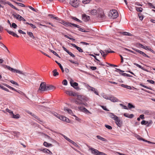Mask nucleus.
<instances>
[{"label": "nucleus", "instance_id": "nucleus-40", "mask_svg": "<svg viewBox=\"0 0 155 155\" xmlns=\"http://www.w3.org/2000/svg\"><path fill=\"white\" fill-rule=\"evenodd\" d=\"M0 87L1 88H2V89L3 90H5V91H6L9 92V90L8 89L5 87H4L3 86H2L1 85L0 86Z\"/></svg>", "mask_w": 155, "mask_h": 155}, {"label": "nucleus", "instance_id": "nucleus-16", "mask_svg": "<svg viewBox=\"0 0 155 155\" xmlns=\"http://www.w3.org/2000/svg\"><path fill=\"white\" fill-rule=\"evenodd\" d=\"M16 73H19L20 74H21L25 76H28V75L30 74L27 73L26 72H23L22 71H20L19 70H17L16 71Z\"/></svg>", "mask_w": 155, "mask_h": 155}, {"label": "nucleus", "instance_id": "nucleus-12", "mask_svg": "<svg viewBox=\"0 0 155 155\" xmlns=\"http://www.w3.org/2000/svg\"><path fill=\"white\" fill-rule=\"evenodd\" d=\"M31 41L32 42L33 44L36 45H40L41 42V41H40L39 39H33Z\"/></svg>", "mask_w": 155, "mask_h": 155}, {"label": "nucleus", "instance_id": "nucleus-43", "mask_svg": "<svg viewBox=\"0 0 155 155\" xmlns=\"http://www.w3.org/2000/svg\"><path fill=\"white\" fill-rule=\"evenodd\" d=\"M134 64L136 66H137V67H139V68L141 69H142L145 70L141 66L139 65V64L137 63H134Z\"/></svg>", "mask_w": 155, "mask_h": 155}, {"label": "nucleus", "instance_id": "nucleus-18", "mask_svg": "<svg viewBox=\"0 0 155 155\" xmlns=\"http://www.w3.org/2000/svg\"><path fill=\"white\" fill-rule=\"evenodd\" d=\"M89 88H88V89L91 90L92 91H94V93L97 95H99V94L95 90V89L94 88L91 87L90 86H88Z\"/></svg>", "mask_w": 155, "mask_h": 155}, {"label": "nucleus", "instance_id": "nucleus-7", "mask_svg": "<svg viewBox=\"0 0 155 155\" xmlns=\"http://www.w3.org/2000/svg\"><path fill=\"white\" fill-rule=\"evenodd\" d=\"M57 117L61 120L65 121L66 122H69L70 120L68 118L65 117L63 116H60V115H58Z\"/></svg>", "mask_w": 155, "mask_h": 155}, {"label": "nucleus", "instance_id": "nucleus-20", "mask_svg": "<svg viewBox=\"0 0 155 155\" xmlns=\"http://www.w3.org/2000/svg\"><path fill=\"white\" fill-rule=\"evenodd\" d=\"M13 15L14 17L16 18L18 20H20V18H22V17L20 15L17 14L15 13L14 14H13Z\"/></svg>", "mask_w": 155, "mask_h": 155}, {"label": "nucleus", "instance_id": "nucleus-48", "mask_svg": "<svg viewBox=\"0 0 155 155\" xmlns=\"http://www.w3.org/2000/svg\"><path fill=\"white\" fill-rule=\"evenodd\" d=\"M91 0H83V2L84 4H87L89 3Z\"/></svg>", "mask_w": 155, "mask_h": 155}, {"label": "nucleus", "instance_id": "nucleus-52", "mask_svg": "<svg viewBox=\"0 0 155 155\" xmlns=\"http://www.w3.org/2000/svg\"><path fill=\"white\" fill-rule=\"evenodd\" d=\"M99 16L101 18H104L105 17V15L104 13L102 12V13L100 14V15H99Z\"/></svg>", "mask_w": 155, "mask_h": 155}, {"label": "nucleus", "instance_id": "nucleus-30", "mask_svg": "<svg viewBox=\"0 0 155 155\" xmlns=\"http://www.w3.org/2000/svg\"><path fill=\"white\" fill-rule=\"evenodd\" d=\"M0 46L1 47L4 48L5 50H7L8 52H9V51L8 50V48L3 43H1V42H0Z\"/></svg>", "mask_w": 155, "mask_h": 155}, {"label": "nucleus", "instance_id": "nucleus-49", "mask_svg": "<svg viewBox=\"0 0 155 155\" xmlns=\"http://www.w3.org/2000/svg\"><path fill=\"white\" fill-rule=\"evenodd\" d=\"M91 0H83V2L84 4H87L89 3Z\"/></svg>", "mask_w": 155, "mask_h": 155}, {"label": "nucleus", "instance_id": "nucleus-32", "mask_svg": "<svg viewBox=\"0 0 155 155\" xmlns=\"http://www.w3.org/2000/svg\"><path fill=\"white\" fill-rule=\"evenodd\" d=\"M71 18L73 20L77 21H78V22L80 23H81L82 22V21H81L80 20H79V19H78V18L75 17L71 16Z\"/></svg>", "mask_w": 155, "mask_h": 155}, {"label": "nucleus", "instance_id": "nucleus-1", "mask_svg": "<svg viewBox=\"0 0 155 155\" xmlns=\"http://www.w3.org/2000/svg\"><path fill=\"white\" fill-rule=\"evenodd\" d=\"M89 147V150H90L92 154L94 155H107L105 153L100 152L97 150L93 148L90 147Z\"/></svg>", "mask_w": 155, "mask_h": 155}, {"label": "nucleus", "instance_id": "nucleus-28", "mask_svg": "<svg viewBox=\"0 0 155 155\" xmlns=\"http://www.w3.org/2000/svg\"><path fill=\"white\" fill-rule=\"evenodd\" d=\"M99 139H100L102 141H107V140L105 139V138L102 137L100 136L97 135L96 136Z\"/></svg>", "mask_w": 155, "mask_h": 155}, {"label": "nucleus", "instance_id": "nucleus-22", "mask_svg": "<svg viewBox=\"0 0 155 155\" xmlns=\"http://www.w3.org/2000/svg\"><path fill=\"white\" fill-rule=\"evenodd\" d=\"M124 116H125V117L130 118H131L133 117L134 116V115L132 114H128L127 113H125L124 114Z\"/></svg>", "mask_w": 155, "mask_h": 155}, {"label": "nucleus", "instance_id": "nucleus-8", "mask_svg": "<svg viewBox=\"0 0 155 155\" xmlns=\"http://www.w3.org/2000/svg\"><path fill=\"white\" fill-rule=\"evenodd\" d=\"M73 80H71L70 82L71 85V86L73 87L75 89L77 90H78L80 89V88L78 86V84L76 82H74L73 83H72L73 82Z\"/></svg>", "mask_w": 155, "mask_h": 155}, {"label": "nucleus", "instance_id": "nucleus-19", "mask_svg": "<svg viewBox=\"0 0 155 155\" xmlns=\"http://www.w3.org/2000/svg\"><path fill=\"white\" fill-rule=\"evenodd\" d=\"M108 114L109 116L114 120L115 119V118L117 117L116 115L111 113L108 112Z\"/></svg>", "mask_w": 155, "mask_h": 155}, {"label": "nucleus", "instance_id": "nucleus-51", "mask_svg": "<svg viewBox=\"0 0 155 155\" xmlns=\"http://www.w3.org/2000/svg\"><path fill=\"white\" fill-rule=\"evenodd\" d=\"M120 105L122 107V108L123 109H128L127 107L126 106L124 105H123V104H120Z\"/></svg>", "mask_w": 155, "mask_h": 155}, {"label": "nucleus", "instance_id": "nucleus-61", "mask_svg": "<svg viewBox=\"0 0 155 155\" xmlns=\"http://www.w3.org/2000/svg\"><path fill=\"white\" fill-rule=\"evenodd\" d=\"M153 123V122L151 120H150L149 121H148L147 124V127H148L149 126L150 124H152Z\"/></svg>", "mask_w": 155, "mask_h": 155}, {"label": "nucleus", "instance_id": "nucleus-10", "mask_svg": "<svg viewBox=\"0 0 155 155\" xmlns=\"http://www.w3.org/2000/svg\"><path fill=\"white\" fill-rule=\"evenodd\" d=\"M78 99L81 101H87V98L84 95H77Z\"/></svg>", "mask_w": 155, "mask_h": 155}, {"label": "nucleus", "instance_id": "nucleus-35", "mask_svg": "<svg viewBox=\"0 0 155 155\" xmlns=\"http://www.w3.org/2000/svg\"><path fill=\"white\" fill-rule=\"evenodd\" d=\"M136 46L137 47H141L142 48H144V46L142 44L137 43L136 44Z\"/></svg>", "mask_w": 155, "mask_h": 155}, {"label": "nucleus", "instance_id": "nucleus-57", "mask_svg": "<svg viewBox=\"0 0 155 155\" xmlns=\"http://www.w3.org/2000/svg\"><path fill=\"white\" fill-rule=\"evenodd\" d=\"M68 53L72 57L74 58L75 57V55H74L73 54H72V53L71 52H70L69 51L68 52Z\"/></svg>", "mask_w": 155, "mask_h": 155}, {"label": "nucleus", "instance_id": "nucleus-34", "mask_svg": "<svg viewBox=\"0 0 155 155\" xmlns=\"http://www.w3.org/2000/svg\"><path fill=\"white\" fill-rule=\"evenodd\" d=\"M58 64V65L59 66V67H60L61 70L62 71V72H64V70L63 69V68L62 67V66H61V64L60 63L58 62L57 61H55Z\"/></svg>", "mask_w": 155, "mask_h": 155}, {"label": "nucleus", "instance_id": "nucleus-53", "mask_svg": "<svg viewBox=\"0 0 155 155\" xmlns=\"http://www.w3.org/2000/svg\"><path fill=\"white\" fill-rule=\"evenodd\" d=\"M105 126L106 128L108 129L111 130L112 129V127L110 125L106 124V125H105Z\"/></svg>", "mask_w": 155, "mask_h": 155}, {"label": "nucleus", "instance_id": "nucleus-23", "mask_svg": "<svg viewBox=\"0 0 155 155\" xmlns=\"http://www.w3.org/2000/svg\"><path fill=\"white\" fill-rule=\"evenodd\" d=\"M8 33L10 35H12L15 37L18 38V36L14 32L12 31H8Z\"/></svg>", "mask_w": 155, "mask_h": 155}, {"label": "nucleus", "instance_id": "nucleus-59", "mask_svg": "<svg viewBox=\"0 0 155 155\" xmlns=\"http://www.w3.org/2000/svg\"><path fill=\"white\" fill-rule=\"evenodd\" d=\"M147 81L148 82L152 84H154V81L153 80H147Z\"/></svg>", "mask_w": 155, "mask_h": 155}, {"label": "nucleus", "instance_id": "nucleus-13", "mask_svg": "<svg viewBox=\"0 0 155 155\" xmlns=\"http://www.w3.org/2000/svg\"><path fill=\"white\" fill-rule=\"evenodd\" d=\"M66 93L70 96L75 97L77 96V94L75 92H73V91H66Z\"/></svg>", "mask_w": 155, "mask_h": 155}, {"label": "nucleus", "instance_id": "nucleus-60", "mask_svg": "<svg viewBox=\"0 0 155 155\" xmlns=\"http://www.w3.org/2000/svg\"><path fill=\"white\" fill-rule=\"evenodd\" d=\"M40 45L42 47H43V48H46V45L45 44H43V43L42 42H41V44H40Z\"/></svg>", "mask_w": 155, "mask_h": 155}, {"label": "nucleus", "instance_id": "nucleus-33", "mask_svg": "<svg viewBox=\"0 0 155 155\" xmlns=\"http://www.w3.org/2000/svg\"><path fill=\"white\" fill-rule=\"evenodd\" d=\"M100 52L101 54L102 55L103 57H105L107 55V54H106L105 52L103 51L102 50H100Z\"/></svg>", "mask_w": 155, "mask_h": 155}, {"label": "nucleus", "instance_id": "nucleus-44", "mask_svg": "<svg viewBox=\"0 0 155 155\" xmlns=\"http://www.w3.org/2000/svg\"><path fill=\"white\" fill-rule=\"evenodd\" d=\"M128 107L129 108L131 109L135 108V106L130 103L128 104Z\"/></svg>", "mask_w": 155, "mask_h": 155}, {"label": "nucleus", "instance_id": "nucleus-38", "mask_svg": "<svg viewBox=\"0 0 155 155\" xmlns=\"http://www.w3.org/2000/svg\"><path fill=\"white\" fill-rule=\"evenodd\" d=\"M136 10L140 12H141L143 10V8L141 7H136Z\"/></svg>", "mask_w": 155, "mask_h": 155}, {"label": "nucleus", "instance_id": "nucleus-9", "mask_svg": "<svg viewBox=\"0 0 155 155\" xmlns=\"http://www.w3.org/2000/svg\"><path fill=\"white\" fill-rule=\"evenodd\" d=\"M136 138L139 140H142L148 143L152 144H155V143L153 142H152L150 141L147 140H145V139L141 137L140 136L138 135H137L136 136Z\"/></svg>", "mask_w": 155, "mask_h": 155}, {"label": "nucleus", "instance_id": "nucleus-58", "mask_svg": "<svg viewBox=\"0 0 155 155\" xmlns=\"http://www.w3.org/2000/svg\"><path fill=\"white\" fill-rule=\"evenodd\" d=\"M6 112H8L10 114H11V115H12L13 113V112L12 110H9L8 109H6Z\"/></svg>", "mask_w": 155, "mask_h": 155}, {"label": "nucleus", "instance_id": "nucleus-54", "mask_svg": "<svg viewBox=\"0 0 155 155\" xmlns=\"http://www.w3.org/2000/svg\"><path fill=\"white\" fill-rule=\"evenodd\" d=\"M10 82L12 84H15L17 86H18L19 85L16 82L14 81L13 80H11L10 81Z\"/></svg>", "mask_w": 155, "mask_h": 155}, {"label": "nucleus", "instance_id": "nucleus-46", "mask_svg": "<svg viewBox=\"0 0 155 155\" xmlns=\"http://www.w3.org/2000/svg\"><path fill=\"white\" fill-rule=\"evenodd\" d=\"M138 16L139 17V18L141 20H143V17L141 14V13L138 14Z\"/></svg>", "mask_w": 155, "mask_h": 155}, {"label": "nucleus", "instance_id": "nucleus-21", "mask_svg": "<svg viewBox=\"0 0 155 155\" xmlns=\"http://www.w3.org/2000/svg\"><path fill=\"white\" fill-rule=\"evenodd\" d=\"M5 67L9 70L13 72H16V71L17 70H18L15 69L13 68H12L8 66V65H5Z\"/></svg>", "mask_w": 155, "mask_h": 155}, {"label": "nucleus", "instance_id": "nucleus-42", "mask_svg": "<svg viewBox=\"0 0 155 155\" xmlns=\"http://www.w3.org/2000/svg\"><path fill=\"white\" fill-rule=\"evenodd\" d=\"M122 34L124 35H128V36H131L132 35V34L129 33H128V32H122Z\"/></svg>", "mask_w": 155, "mask_h": 155}, {"label": "nucleus", "instance_id": "nucleus-39", "mask_svg": "<svg viewBox=\"0 0 155 155\" xmlns=\"http://www.w3.org/2000/svg\"><path fill=\"white\" fill-rule=\"evenodd\" d=\"M64 110L65 111H68V113L71 114L73 113L71 109L64 108Z\"/></svg>", "mask_w": 155, "mask_h": 155}, {"label": "nucleus", "instance_id": "nucleus-36", "mask_svg": "<svg viewBox=\"0 0 155 155\" xmlns=\"http://www.w3.org/2000/svg\"><path fill=\"white\" fill-rule=\"evenodd\" d=\"M31 40H33V39H31V40L30 39H27L25 42L28 43L30 45H33V43L31 41Z\"/></svg>", "mask_w": 155, "mask_h": 155}, {"label": "nucleus", "instance_id": "nucleus-31", "mask_svg": "<svg viewBox=\"0 0 155 155\" xmlns=\"http://www.w3.org/2000/svg\"><path fill=\"white\" fill-rule=\"evenodd\" d=\"M52 72L53 73V76H56L59 74L57 72V70L56 69L54 70Z\"/></svg>", "mask_w": 155, "mask_h": 155}, {"label": "nucleus", "instance_id": "nucleus-11", "mask_svg": "<svg viewBox=\"0 0 155 155\" xmlns=\"http://www.w3.org/2000/svg\"><path fill=\"white\" fill-rule=\"evenodd\" d=\"M55 89V87L52 85L47 84L46 91H52Z\"/></svg>", "mask_w": 155, "mask_h": 155}, {"label": "nucleus", "instance_id": "nucleus-62", "mask_svg": "<svg viewBox=\"0 0 155 155\" xmlns=\"http://www.w3.org/2000/svg\"><path fill=\"white\" fill-rule=\"evenodd\" d=\"M90 55L91 56L93 57L95 59V60H96L97 61H98V62H100V61L96 57V56H95V55H93V54H90Z\"/></svg>", "mask_w": 155, "mask_h": 155}, {"label": "nucleus", "instance_id": "nucleus-6", "mask_svg": "<svg viewBox=\"0 0 155 155\" xmlns=\"http://www.w3.org/2000/svg\"><path fill=\"white\" fill-rule=\"evenodd\" d=\"M116 124L119 127H120L122 124V121L117 117L114 120Z\"/></svg>", "mask_w": 155, "mask_h": 155}, {"label": "nucleus", "instance_id": "nucleus-37", "mask_svg": "<svg viewBox=\"0 0 155 155\" xmlns=\"http://www.w3.org/2000/svg\"><path fill=\"white\" fill-rule=\"evenodd\" d=\"M121 86L123 87L129 89H131V87L130 86L125 85L124 84H122Z\"/></svg>", "mask_w": 155, "mask_h": 155}, {"label": "nucleus", "instance_id": "nucleus-24", "mask_svg": "<svg viewBox=\"0 0 155 155\" xmlns=\"http://www.w3.org/2000/svg\"><path fill=\"white\" fill-rule=\"evenodd\" d=\"M49 16H50L51 17L53 18L54 19H55L56 20L58 21H60L61 19L59 18H58V17L54 16V15L52 14H49L48 15Z\"/></svg>", "mask_w": 155, "mask_h": 155}, {"label": "nucleus", "instance_id": "nucleus-50", "mask_svg": "<svg viewBox=\"0 0 155 155\" xmlns=\"http://www.w3.org/2000/svg\"><path fill=\"white\" fill-rule=\"evenodd\" d=\"M80 52H83V50L79 47L77 46L76 48Z\"/></svg>", "mask_w": 155, "mask_h": 155}, {"label": "nucleus", "instance_id": "nucleus-63", "mask_svg": "<svg viewBox=\"0 0 155 155\" xmlns=\"http://www.w3.org/2000/svg\"><path fill=\"white\" fill-rule=\"evenodd\" d=\"M75 102V103H76V104H82V103L78 101L77 100H75L74 101Z\"/></svg>", "mask_w": 155, "mask_h": 155}, {"label": "nucleus", "instance_id": "nucleus-14", "mask_svg": "<svg viewBox=\"0 0 155 155\" xmlns=\"http://www.w3.org/2000/svg\"><path fill=\"white\" fill-rule=\"evenodd\" d=\"M39 150L45 153H47L50 155H51L52 154V153L50 150L46 148L40 149H39Z\"/></svg>", "mask_w": 155, "mask_h": 155}, {"label": "nucleus", "instance_id": "nucleus-15", "mask_svg": "<svg viewBox=\"0 0 155 155\" xmlns=\"http://www.w3.org/2000/svg\"><path fill=\"white\" fill-rule=\"evenodd\" d=\"M83 19L84 21H87L90 19V16L86 15V14H83L82 15Z\"/></svg>", "mask_w": 155, "mask_h": 155}, {"label": "nucleus", "instance_id": "nucleus-45", "mask_svg": "<svg viewBox=\"0 0 155 155\" xmlns=\"http://www.w3.org/2000/svg\"><path fill=\"white\" fill-rule=\"evenodd\" d=\"M28 34L29 35L30 37L31 38H34V37L33 35V33L31 32H28Z\"/></svg>", "mask_w": 155, "mask_h": 155}, {"label": "nucleus", "instance_id": "nucleus-3", "mask_svg": "<svg viewBox=\"0 0 155 155\" xmlns=\"http://www.w3.org/2000/svg\"><path fill=\"white\" fill-rule=\"evenodd\" d=\"M109 16L110 17L113 19H114L118 17V15L117 11L113 9L112 11H110L109 12Z\"/></svg>", "mask_w": 155, "mask_h": 155}, {"label": "nucleus", "instance_id": "nucleus-25", "mask_svg": "<svg viewBox=\"0 0 155 155\" xmlns=\"http://www.w3.org/2000/svg\"><path fill=\"white\" fill-rule=\"evenodd\" d=\"M97 14V11L96 9H93L91 11L90 15H96Z\"/></svg>", "mask_w": 155, "mask_h": 155}, {"label": "nucleus", "instance_id": "nucleus-17", "mask_svg": "<svg viewBox=\"0 0 155 155\" xmlns=\"http://www.w3.org/2000/svg\"><path fill=\"white\" fill-rule=\"evenodd\" d=\"M109 100L114 102H117L118 101V100L114 96L109 97Z\"/></svg>", "mask_w": 155, "mask_h": 155}, {"label": "nucleus", "instance_id": "nucleus-26", "mask_svg": "<svg viewBox=\"0 0 155 155\" xmlns=\"http://www.w3.org/2000/svg\"><path fill=\"white\" fill-rule=\"evenodd\" d=\"M28 113L30 114H31L32 116H33L36 119H37L39 121H40L41 122H42L40 120V118L38 117L37 116L34 114H32L31 112H28Z\"/></svg>", "mask_w": 155, "mask_h": 155}, {"label": "nucleus", "instance_id": "nucleus-55", "mask_svg": "<svg viewBox=\"0 0 155 155\" xmlns=\"http://www.w3.org/2000/svg\"><path fill=\"white\" fill-rule=\"evenodd\" d=\"M62 84L63 85H66L68 84L67 81L65 79L63 80V81H62Z\"/></svg>", "mask_w": 155, "mask_h": 155}, {"label": "nucleus", "instance_id": "nucleus-56", "mask_svg": "<svg viewBox=\"0 0 155 155\" xmlns=\"http://www.w3.org/2000/svg\"><path fill=\"white\" fill-rule=\"evenodd\" d=\"M132 49L134 51H136L139 53L140 54V53L142 51H140V50H139L138 49H136L134 48H132Z\"/></svg>", "mask_w": 155, "mask_h": 155}, {"label": "nucleus", "instance_id": "nucleus-64", "mask_svg": "<svg viewBox=\"0 0 155 155\" xmlns=\"http://www.w3.org/2000/svg\"><path fill=\"white\" fill-rule=\"evenodd\" d=\"M17 26V25L15 23H12V27L15 28H16V27Z\"/></svg>", "mask_w": 155, "mask_h": 155}, {"label": "nucleus", "instance_id": "nucleus-5", "mask_svg": "<svg viewBox=\"0 0 155 155\" xmlns=\"http://www.w3.org/2000/svg\"><path fill=\"white\" fill-rule=\"evenodd\" d=\"M61 24L66 26L71 27L72 25L78 28H79L80 26L71 23L69 22H67L64 21H62Z\"/></svg>", "mask_w": 155, "mask_h": 155}, {"label": "nucleus", "instance_id": "nucleus-29", "mask_svg": "<svg viewBox=\"0 0 155 155\" xmlns=\"http://www.w3.org/2000/svg\"><path fill=\"white\" fill-rule=\"evenodd\" d=\"M12 118H14L18 119L20 115L19 114H17L16 115H15L13 113L12 114Z\"/></svg>", "mask_w": 155, "mask_h": 155}, {"label": "nucleus", "instance_id": "nucleus-41", "mask_svg": "<svg viewBox=\"0 0 155 155\" xmlns=\"http://www.w3.org/2000/svg\"><path fill=\"white\" fill-rule=\"evenodd\" d=\"M120 74L124 76H126L130 77H132L131 75L129 74H127L125 73H123L122 74H121L120 73Z\"/></svg>", "mask_w": 155, "mask_h": 155}, {"label": "nucleus", "instance_id": "nucleus-27", "mask_svg": "<svg viewBox=\"0 0 155 155\" xmlns=\"http://www.w3.org/2000/svg\"><path fill=\"white\" fill-rule=\"evenodd\" d=\"M43 145H44V146L47 147H48L50 146H52V144H51L48 143L46 142H44L43 143Z\"/></svg>", "mask_w": 155, "mask_h": 155}, {"label": "nucleus", "instance_id": "nucleus-4", "mask_svg": "<svg viewBox=\"0 0 155 155\" xmlns=\"http://www.w3.org/2000/svg\"><path fill=\"white\" fill-rule=\"evenodd\" d=\"M70 4L72 6L76 8L79 6L80 2L79 0H71Z\"/></svg>", "mask_w": 155, "mask_h": 155}, {"label": "nucleus", "instance_id": "nucleus-2", "mask_svg": "<svg viewBox=\"0 0 155 155\" xmlns=\"http://www.w3.org/2000/svg\"><path fill=\"white\" fill-rule=\"evenodd\" d=\"M47 85L44 82H42L40 84V87L38 91L39 93H41L43 91H46Z\"/></svg>", "mask_w": 155, "mask_h": 155}, {"label": "nucleus", "instance_id": "nucleus-47", "mask_svg": "<svg viewBox=\"0 0 155 155\" xmlns=\"http://www.w3.org/2000/svg\"><path fill=\"white\" fill-rule=\"evenodd\" d=\"M148 123V121H146L144 120H142L141 122V124L142 125H147Z\"/></svg>", "mask_w": 155, "mask_h": 155}]
</instances>
